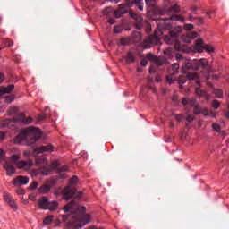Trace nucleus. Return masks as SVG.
<instances>
[{
  "instance_id": "nucleus-1",
  "label": "nucleus",
  "mask_w": 229,
  "mask_h": 229,
  "mask_svg": "<svg viewBox=\"0 0 229 229\" xmlns=\"http://www.w3.org/2000/svg\"><path fill=\"white\" fill-rule=\"evenodd\" d=\"M167 21H174L175 22L180 21V22H185V18H180L178 15H173L170 18L159 19L157 21V28L159 30L155 31L154 36H149L144 42L143 47L144 49H149L155 44H158L160 42L159 33L163 30H170L171 23H167Z\"/></svg>"
},
{
  "instance_id": "nucleus-2",
  "label": "nucleus",
  "mask_w": 229,
  "mask_h": 229,
  "mask_svg": "<svg viewBox=\"0 0 229 229\" xmlns=\"http://www.w3.org/2000/svg\"><path fill=\"white\" fill-rule=\"evenodd\" d=\"M182 32V28H179V30H172L170 31V35H166L164 37L165 44H174V49L177 51H182L183 53H187V47L185 44H189L198 37V33L190 32L186 35H182V42L178 41V35Z\"/></svg>"
},
{
  "instance_id": "nucleus-3",
  "label": "nucleus",
  "mask_w": 229,
  "mask_h": 229,
  "mask_svg": "<svg viewBox=\"0 0 229 229\" xmlns=\"http://www.w3.org/2000/svg\"><path fill=\"white\" fill-rule=\"evenodd\" d=\"M42 137V131L36 127H29L21 131V133L14 138V144H24V146H31L35 144L38 139Z\"/></svg>"
},
{
  "instance_id": "nucleus-4",
  "label": "nucleus",
  "mask_w": 229,
  "mask_h": 229,
  "mask_svg": "<svg viewBox=\"0 0 229 229\" xmlns=\"http://www.w3.org/2000/svg\"><path fill=\"white\" fill-rule=\"evenodd\" d=\"M176 58L179 61V64H182V72L183 74H189V71H198L199 67H202L203 69H207L208 67H210V64H208V61L205 58H202L200 60L195 59V60H190V59H184L182 55L177 54Z\"/></svg>"
},
{
  "instance_id": "nucleus-5",
  "label": "nucleus",
  "mask_w": 229,
  "mask_h": 229,
  "mask_svg": "<svg viewBox=\"0 0 229 229\" xmlns=\"http://www.w3.org/2000/svg\"><path fill=\"white\" fill-rule=\"evenodd\" d=\"M89 223H90V216L75 214L72 216V220L70 223L66 224V226L71 229H80L83 228L85 225H89Z\"/></svg>"
},
{
  "instance_id": "nucleus-6",
  "label": "nucleus",
  "mask_w": 229,
  "mask_h": 229,
  "mask_svg": "<svg viewBox=\"0 0 229 229\" xmlns=\"http://www.w3.org/2000/svg\"><path fill=\"white\" fill-rule=\"evenodd\" d=\"M76 183H78V177L72 176L69 180V185L66 186L64 188V190L63 191V196H64V199H66V201H69V199H71V198H72V196H76L77 198H80L81 196V191H80L76 195V188L74 187V185H76Z\"/></svg>"
},
{
  "instance_id": "nucleus-7",
  "label": "nucleus",
  "mask_w": 229,
  "mask_h": 229,
  "mask_svg": "<svg viewBox=\"0 0 229 229\" xmlns=\"http://www.w3.org/2000/svg\"><path fill=\"white\" fill-rule=\"evenodd\" d=\"M53 151H55V147H53L51 144H48L33 149V151L25 150L23 152V157H25V158H30V157H37V155H40V153H53Z\"/></svg>"
},
{
  "instance_id": "nucleus-8",
  "label": "nucleus",
  "mask_w": 229,
  "mask_h": 229,
  "mask_svg": "<svg viewBox=\"0 0 229 229\" xmlns=\"http://www.w3.org/2000/svg\"><path fill=\"white\" fill-rule=\"evenodd\" d=\"M182 105H190L191 106H194L193 114L195 115H199V114H202L205 117H208V115H212V111L208 109H201L199 106L195 105L194 98L190 99L189 98H185L182 99Z\"/></svg>"
},
{
  "instance_id": "nucleus-9",
  "label": "nucleus",
  "mask_w": 229,
  "mask_h": 229,
  "mask_svg": "<svg viewBox=\"0 0 229 229\" xmlns=\"http://www.w3.org/2000/svg\"><path fill=\"white\" fill-rule=\"evenodd\" d=\"M0 162H4V169H5L7 176L15 174V166L10 165L6 159V156L3 149H0Z\"/></svg>"
},
{
  "instance_id": "nucleus-10",
  "label": "nucleus",
  "mask_w": 229,
  "mask_h": 229,
  "mask_svg": "<svg viewBox=\"0 0 229 229\" xmlns=\"http://www.w3.org/2000/svg\"><path fill=\"white\" fill-rule=\"evenodd\" d=\"M17 169H21L22 171H30L33 167V160L28 159L27 161L20 160L16 163Z\"/></svg>"
},
{
  "instance_id": "nucleus-11",
  "label": "nucleus",
  "mask_w": 229,
  "mask_h": 229,
  "mask_svg": "<svg viewBox=\"0 0 229 229\" xmlns=\"http://www.w3.org/2000/svg\"><path fill=\"white\" fill-rule=\"evenodd\" d=\"M148 58H150V59L154 60L150 68H149L150 74H154L155 67H160V65H162V62H160V59H158L157 56H155L151 54H148Z\"/></svg>"
},
{
  "instance_id": "nucleus-12",
  "label": "nucleus",
  "mask_w": 229,
  "mask_h": 229,
  "mask_svg": "<svg viewBox=\"0 0 229 229\" xmlns=\"http://www.w3.org/2000/svg\"><path fill=\"white\" fill-rule=\"evenodd\" d=\"M13 183L15 185V187H21V185H28V183H30V178L20 175L13 181Z\"/></svg>"
},
{
  "instance_id": "nucleus-13",
  "label": "nucleus",
  "mask_w": 229,
  "mask_h": 229,
  "mask_svg": "<svg viewBox=\"0 0 229 229\" xmlns=\"http://www.w3.org/2000/svg\"><path fill=\"white\" fill-rule=\"evenodd\" d=\"M16 121H18V123H22L23 124H31L33 123V118H26L24 113H21L20 114L19 118Z\"/></svg>"
},
{
  "instance_id": "nucleus-14",
  "label": "nucleus",
  "mask_w": 229,
  "mask_h": 229,
  "mask_svg": "<svg viewBox=\"0 0 229 229\" xmlns=\"http://www.w3.org/2000/svg\"><path fill=\"white\" fill-rule=\"evenodd\" d=\"M195 53H203L205 46H203V39H198L193 47Z\"/></svg>"
},
{
  "instance_id": "nucleus-15",
  "label": "nucleus",
  "mask_w": 229,
  "mask_h": 229,
  "mask_svg": "<svg viewBox=\"0 0 229 229\" xmlns=\"http://www.w3.org/2000/svg\"><path fill=\"white\" fill-rule=\"evenodd\" d=\"M78 208V206H76V202L72 201L64 208V211L67 214L70 212V214H72Z\"/></svg>"
},
{
  "instance_id": "nucleus-16",
  "label": "nucleus",
  "mask_w": 229,
  "mask_h": 229,
  "mask_svg": "<svg viewBox=\"0 0 229 229\" xmlns=\"http://www.w3.org/2000/svg\"><path fill=\"white\" fill-rule=\"evenodd\" d=\"M4 199L8 203V205L11 207V208H13V210H17V204L15 203V200L10 197V195H4Z\"/></svg>"
},
{
  "instance_id": "nucleus-17",
  "label": "nucleus",
  "mask_w": 229,
  "mask_h": 229,
  "mask_svg": "<svg viewBox=\"0 0 229 229\" xmlns=\"http://www.w3.org/2000/svg\"><path fill=\"white\" fill-rule=\"evenodd\" d=\"M48 204H49V199L47 197L41 198L38 201V205L40 208H42L43 210H47Z\"/></svg>"
},
{
  "instance_id": "nucleus-18",
  "label": "nucleus",
  "mask_w": 229,
  "mask_h": 229,
  "mask_svg": "<svg viewBox=\"0 0 229 229\" xmlns=\"http://www.w3.org/2000/svg\"><path fill=\"white\" fill-rule=\"evenodd\" d=\"M19 160H21V157H19V155H13L9 157V161H7V162H8L9 165H13V167L14 164L17 165V163L20 162Z\"/></svg>"
},
{
  "instance_id": "nucleus-19",
  "label": "nucleus",
  "mask_w": 229,
  "mask_h": 229,
  "mask_svg": "<svg viewBox=\"0 0 229 229\" xmlns=\"http://www.w3.org/2000/svg\"><path fill=\"white\" fill-rule=\"evenodd\" d=\"M58 208V201L53 200L48 201V206L47 207V210L54 211Z\"/></svg>"
},
{
  "instance_id": "nucleus-20",
  "label": "nucleus",
  "mask_w": 229,
  "mask_h": 229,
  "mask_svg": "<svg viewBox=\"0 0 229 229\" xmlns=\"http://www.w3.org/2000/svg\"><path fill=\"white\" fill-rule=\"evenodd\" d=\"M179 69H180V64H173L171 68L168 70V72L171 75L176 74V72H178Z\"/></svg>"
},
{
  "instance_id": "nucleus-21",
  "label": "nucleus",
  "mask_w": 229,
  "mask_h": 229,
  "mask_svg": "<svg viewBox=\"0 0 229 229\" xmlns=\"http://www.w3.org/2000/svg\"><path fill=\"white\" fill-rule=\"evenodd\" d=\"M13 89H15V85L10 84L7 87H2L4 94H12Z\"/></svg>"
},
{
  "instance_id": "nucleus-22",
  "label": "nucleus",
  "mask_w": 229,
  "mask_h": 229,
  "mask_svg": "<svg viewBox=\"0 0 229 229\" xmlns=\"http://www.w3.org/2000/svg\"><path fill=\"white\" fill-rule=\"evenodd\" d=\"M36 162L43 169H47V158L37 159Z\"/></svg>"
},
{
  "instance_id": "nucleus-23",
  "label": "nucleus",
  "mask_w": 229,
  "mask_h": 229,
  "mask_svg": "<svg viewBox=\"0 0 229 229\" xmlns=\"http://www.w3.org/2000/svg\"><path fill=\"white\" fill-rule=\"evenodd\" d=\"M49 191H51V186L47 185V184L38 188V192L40 194H46V193L49 192Z\"/></svg>"
},
{
  "instance_id": "nucleus-24",
  "label": "nucleus",
  "mask_w": 229,
  "mask_h": 229,
  "mask_svg": "<svg viewBox=\"0 0 229 229\" xmlns=\"http://www.w3.org/2000/svg\"><path fill=\"white\" fill-rule=\"evenodd\" d=\"M164 55L165 58H173V49L166 48L164 50Z\"/></svg>"
},
{
  "instance_id": "nucleus-25",
  "label": "nucleus",
  "mask_w": 229,
  "mask_h": 229,
  "mask_svg": "<svg viewBox=\"0 0 229 229\" xmlns=\"http://www.w3.org/2000/svg\"><path fill=\"white\" fill-rule=\"evenodd\" d=\"M112 13H114V10H112V8H110V7H106L103 11V15H106V17H110V15H112Z\"/></svg>"
},
{
  "instance_id": "nucleus-26",
  "label": "nucleus",
  "mask_w": 229,
  "mask_h": 229,
  "mask_svg": "<svg viewBox=\"0 0 229 229\" xmlns=\"http://www.w3.org/2000/svg\"><path fill=\"white\" fill-rule=\"evenodd\" d=\"M8 114L10 115H15V114H19V107H15V106L10 107Z\"/></svg>"
},
{
  "instance_id": "nucleus-27",
  "label": "nucleus",
  "mask_w": 229,
  "mask_h": 229,
  "mask_svg": "<svg viewBox=\"0 0 229 229\" xmlns=\"http://www.w3.org/2000/svg\"><path fill=\"white\" fill-rule=\"evenodd\" d=\"M204 50L207 51V53H214V51H215L216 49H215L214 47L211 46V45H205V46H204Z\"/></svg>"
},
{
  "instance_id": "nucleus-28",
  "label": "nucleus",
  "mask_w": 229,
  "mask_h": 229,
  "mask_svg": "<svg viewBox=\"0 0 229 229\" xmlns=\"http://www.w3.org/2000/svg\"><path fill=\"white\" fill-rule=\"evenodd\" d=\"M43 223H44V225H51V223H53V216H47L44 219Z\"/></svg>"
},
{
  "instance_id": "nucleus-29",
  "label": "nucleus",
  "mask_w": 229,
  "mask_h": 229,
  "mask_svg": "<svg viewBox=\"0 0 229 229\" xmlns=\"http://www.w3.org/2000/svg\"><path fill=\"white\" fill-rule=\"evenodd\" d=\"M196 94L197 96H199V98H203V96H206L207 93L204 90H201L199 88L196 89Z\"/></svg>"
},
{
  "instance_id": "nucleus-30",
  "label": "nucleus",
  "mask_w": 229,
  "mask_h": 229,
  "mask_svg": "<svg viewBox=\"0 0 229 229\" xmlns=\"http://www.w3.org/2000/svg\"><path fill=\"white\" fill-rule=\"evenodd\" d=\"M212 128H213V130H214L215 131H216L217 133H219V131H221V126H220L218 123H214L212 124Z\"/></svg>"
},
{
  "instance_id": "nucleus-31",
  "label": "nucleus",
  "mask_w": 229,
  "mask_h": 229,
  "mask_svg": "<svg viewBox=\"0 0 229 229\" xmlns=\"http://www.w3.org/2000/svg\"><path fill=\"white\" fill-rule=\"evenodd\" d=\"M214 94L216 98H223V91L221 89H215Z\"/></svg>"
},
{
  "instance_id": "nucleus-32",
  "label": "nucleus",
  "mask_w": 229,
  "mask_h": 229,
  "mask_svg": "<svg viewBox=\"0 0 229 229\" xmlns=\"http://www.w3.org/2000/svg\"><path fill=\"white\" fill-rule=\"evenodd\" d=\"M120 44H121V46H128V44H129L128 38H123L120 40Z\"/></svg>"
},
{
  "instance_id": "nucleus-33",
  "label": "nucleus",
  "mask_w": 229,
  "mask_h": 229,
  "mask_svg": "<svg viewBox=\"0 0 229 229\" xmlns=\"http://www.w3.org/2000/svg\"><path fill=\"white\" fill-rule=\"evenodd\" d=\"M184 30H194V25L191 24V23H187L184 25Z\"/></svg>"
},
{
  "instance_id": "nucleus-34",
  "label": "nucleus",
  "mask_w": 229,
  "mask_h": 229,
  "mask_svg": "<svg viewBox=\"0 0 229 229\" xmlns=\"http://www.w3.org/2000/svg\"><path fill=\"white\" fill-rule=\"evenodd\" d=\"M212 106H213V108H214L215 110H217V108H219V101L214 100V101L212 102Z\"/></svg>"
},
{
  "instance_id": "nucleus-35",
  "label": "nucleus",
  "mask_w": 229,
  "mask_h": 229,
  "mask_svg": "<svg viewBox=\"0 0 229 229\" xmlns=\"http://www.w3.org/2000/svg\"><path fill=\"white\" fill-rule=\"evenodd\" d=\"M38 187V183L37 182H33L30 186V189L31 191H35V189H37Z\"/></svg>"
},
{
  "instance_id": "nucleus-36",
  "label": "nucleus",
  "mask_w": 229,
  "mask_h": 229,
  "mask_svg": "<svg viewBox=\"0 0 229 229\" xmlns=\"http://www.w3.org/2000/svg\"><path fill=\"white\" fill-rule=\"evenodd\" d=\"M126 60H127V62H133L135 59L133 58V55H131V53H129L127 55Z\"/></svg>"
},
{
  "instance_id": "nucleus-37",
  "label": "nucleus",
  "mask_w": 229,
  "mask_h": 229,
  "mask_svg": "<svg viewBox=\"0 0 229 229\" xmlns=\"http://www.w3.org/2000/svg\"><path fill=\"white\" fill-rule=\"evenodd\" d=\"M196 78H198V75L196 73L188 74V79L189 80H196Z\"/></svg>"
},
{
  "instance_id": "nucleus-38",
  "label": "nucleus",
  "mask_w": 229,
  "mask_h": 229,
  "mask_svg": "<svg viewBox=\"0 0 229 229\" xmlns=\"http://www.w3.org/2000/svg\"><path fill=\"white\" fill-rule=\"evenodd\" d=\"M170 12H174V13L180 12V6H178V5L173 6V7L170 9Z\"/></svg>"
},
{
  "instance_id": "nucleus-39",
  "label": "nucleus",
  "mask_w": 229,
  "mask_h": 229,
  "mask_svg": "<svg viewBox=\"0 0 229 229\" xmlns=\"http://www.w3.org/2000/svg\"><path fill=\"white\" fill-rule=\"evenodd\" d=\"M186 121H188V123H191V121H194V115L192 114H188L186 116Z\"/></svg>"
},
{
  "instance_id": "nucleus-40",
  "label": "nucleus",
  "mask_w": 229,
  "mask_h": 229,
  "mask_svg": "<svg viewBox=\"0 0 229 229\" xmlns=\"http://www.w3.org/2000/svg\"><path fill=\"white\" fill-rule=\"evenodd\" d=\"M44 119H46V114H39L38 116V121H44Z\"/></svg>"
},
{
  "instance_id": "nucleus-41",
  "label": "nucleus",
  "mask_w": 229,
  "mask_h": 229,
  "mask_svg": "<svg viewBox=\"0 0 229 229\" xmlns=\"http://www.w3.org/2000/svg\"><path fill=\"white\" fill-rule=\"evenodd\" d=\"M62 171H67V166H64L60 171V174H61L60 178H65V175H62Z\"/></svg>"
},
{
  "instance_id": "nucleus-42",
  "label": "nucleus",
  "mask_w": 229,
  "mask_h": 229,
  "mask_svg": "<svg viewBox=\"0 0 229 229\" xmlns=\"http://www.w3.org/2000/svg\"><path fill=\"white\" fill-rule=\"evenodd\" d=\"M140 65H142V67H146V65H148V61L142 60V61L140 62Z\"/></svg>"
},
{
  "instance_id": "nucleus-43",
  "label": "nucleus",
  "mask_w": 229,
  "mask_h": 229,
  "mask_svg": "<svg viewBox=\"0 0 229 229\" xmlns=\"http://www.w3.org/2000/svg\"><path fill=\"white\" fill-rule=\"evenodd\" d=\"M109 22V24H115V19L111 18L107 21Z\"/></svg>"
},
{
  "instance_id": "nucleus-44",
  "label": "nucleus",
  "mask_w": 229,
  "mask_h": 229,
  "mask_svg": "<svg viewBox=\"0 0 229 229\" xmlns=\"http://www.w3.org/2000/svg\"><path fill=\"white\" fill-rule=\"evenodd\" d=\"M166 80H167L168 83H170V85L173 84L174 81H173V79H171V76H167Z\"/></svg>"
},
{
  "instance_id": "nucleus-45",
  "label": "nucleus",
  "mask_w": 229,
  "mask_h": 229,
  "mask_svg": "<svg viewBox=\"0 0 229 229\" xmlns=\"http://www.w3.org/2000/svg\"><path fill=\"white\" fill-rule=\"evenodd\" d=\"M176 119H177V121H182V119H183V114H179V115H177V116H176Z\"/></svg>"
},
{
  "instance_id": "nucleus-46",
  "label": "nucleus",
  "mask_w": 229,
  "mask_h": 229,
  "mask_svg": "<svg viewBox=\"0 0 229 229\" xmlns=\"http://www.w3.org/2000/svg\"><path fill=\"white\" fill-rule=\"evenodd\" d=\"M114 33H121V30H119V27H114Z\"/></svg>"
},
{
  "instance_id": "nucleus-47",
  "label": "nucleus",
  "mask_w": 229,
  "mask_h": 229,
  "mask_svg": "<svg viewBox=\"0 0 229 229\" xmlns=\"http://www.w3.org/2000/svg\"><path fill=\"white\" fill-rule=\"evenodd\" d=\"M146 31L147 33H151V25H148Z\"/></svg>"
},
{
  "instance_id": "nucleus-48",
  "label": "nucleus",
  "mask_w": 229,
  "mask_h": 229,
  "mask_svg": "<svg viewBox=\"0 0 229 229\" xmlns=\"http://www.w3.org/2000/svg\"><path fill=\"white\" fill-rule=\"evenodd\" d=\"M4 80V75L3 73H0V83H3Z\"/></svg>"
},
{
  "instance_id": "nucleus-49",
  "label": "nucleus",
  "mask_w": 229,
  "mask_h": 229,
  "mask_svg": "<svg viewBox=\"0 0 229 229\" xmlns=\"http://www.w3.org/2000/svg\"><path fill=\"white\" fill-rule=\"evenodd\" d=\"M4 137H5L4 133L0 132V140H4Z\"/></svg>"
},
{
  "instance_id": "nucleus-50",
  "label": "nucleus",
  "mask_w": 229,
  "mask_h": 229,
  "mask_svg": "<svg viewBox=\"0 0 229 229\" xmlns=\"http://www.w3.org/2000/svg\"><path fill=\"white\" fill-rule=\"evenodd\" d=\"M111 1V3H114L115 4H117V3H119L121 0H109Z\"/></svg>"
},
{
  "instance_id": "nucleus-51",
  "label": "nucleus",
  "mask_w": 229,
  "mask_h": 229,
  "mask_svg": "<svg viewBox=\"0 0 229 229\" xmlns=\"http://www.w3.org/2000/svg\"><path fill=\"white\" fill-rule=\"evenodd\" d=\"M3 94H4V91H3V87H1V88H0V96H3Z\"/></svg>"
},
{
  "instance_id": "nucleus-52",
  "label": "nucleus",
  "mask_w": 229,
  "mask_h": 229,
  "mask_svg": "<svg viewBox=\"0 0 229 229\" xmlns=\"http://www.w3.org/2000/svg\"><path fill=\"white\" fill-rule=\"evenodd\" d=\"M18 194H24V190L18 191Z\"/></svg>"
},
{
  "instance_id": "nucleus-53",
  "label": "nucleus",
  "mask_w": 229,
  "mask_h": 229,
  "mask_svg": "<svg viewBox=\"0 0 229 229\" xmlns=\"http://www.w3.org/2000/svg\"><path fill=\"white\" fill-rule=\"evenodd\" d=\"M136 28H137V30H140V28H142V25L137 24V25H136Z\"/></svg>"
},
{
  "instance_id": "nucleus-54",
  "label": "nucleus",
  "mask_w": 229,
  "mask_h": 229,
  "mask_svg": "<svg viewBox=\"0 0 229 229\" xmlns=\"http://www.w3.org/2000/svg\"><path fill=\"white\" fill-rule=\"evenodd\" d=\"M31 175L32 176H37V173L35 171H32Z\"/></svg>"
},
{
  "instance_id": "nucleus-55",
  "label": "nucleus",
  "mask_w": 229,
  "mask_h": 229,
  "mask_svg": "<svg viewBox=\"0 0 229 229\" xmlns=\"http://www.w3.org/2000/svg\"><path fill=\"white\" fill-rule=\"evenodd\" d=\"M189 21H190V22H192V16L189 17Z\"/></svg>"
},
{
  "instance_id": "nucleus-56",
  "label": "nucleus",
  "mask_w": 229,
  "mask_h": 229,
  "mask_svg": "<svg viewBox=\"0 0 229 229\" xmlns=\"http://www.w3.org/2000/svg\"><path fill=\"white\" fill-rule=\"evenodd\" d=\"M156 81H160V79L158 77L156 78Z\"/></svg>"
},
{
  "instance_id": "nucleus-57",
  "label": "nucleus",
  "mask_w": 229,
  "mask_h": 229,
  "mask_svg": "<svg viewBox=\"0 0 229 229\" xmlns=\"http://www.w3.org/2000/svg\"><path fill=\"white\" fill-rule=\"evenodd\" d=\"M212 119H216V114L211 115Z\"/></svg>"
},
{
  "instance_id": "nucleus-58",
  "label": "nucleus",
  "mask_w": 229,
  "mask_h": 229,
  "mask_svg": "<svg viewBox=\"0 0 229 229\" xmlns=\"http://www.w3.org/2000/svg\"><path fill=\"white\" fill-rule=\"evenodd\" d=\"M206 99L208 101V99H210V98H208V97H206Z\"/></svg>"
},
{
  "instance_id": "nucleus-59",
  "label": "nucleus",
  "mask_w": 229,
  "mask_h": 229,
  "mask_svg": "<svg viewBox=\"0 0 229 229\" xmlns=\"http://www.w3.org/2000/svg\"><path fill=\"white\" fill-rule=\"evenodd\" d=\"M181 138H182V140H185V139L183 138V136H181Z\"/></svg>"
},
{
  "instance_id": "nucleus-60",
  "label": "nucleus",
  "mask_w": 229,
  "mask_h": 229,
  "mask_svg": "<svg viewBox=\"0 0 229 229\" xmlns=\"http://www.w3.org/2000/svg\"><path fill=\"white\" fill-rule=\"evenodd\" d=\"M138 37H140V33H138Z\"/></svg>"
},
{
  "instance_id": "nucleus-61",
  "label": "nucleus",
  "mask_w": 229,
  "mask_h": 229,
  "mask_svg": "<svg viewBox=\"0 0 229 229\" xmlns=\"http://www.w3.org/2000/svg\"><path fill=\"white\" fill-rule=\"evenodd\" d=\"M63 217H64V219H65V217H67V216H64Z\"/></svg>"
},
{
  "instance_id": "nucleus-62",
  "label": "nucleus",
  "mask_w": 229,
  "mask_h": 229,
  "mask_svg": "<svg viewBox=\"0 0 229 229\" xmlns=\"http://www.w3.org/2000/svg\"><path fill=\"white\" fill-rule=\"evenodd\" d=\"M182 83H185V81H182Z\"/></svg>"
}]
</instances>
